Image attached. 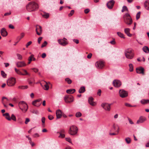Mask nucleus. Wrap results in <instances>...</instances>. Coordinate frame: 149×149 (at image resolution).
I'll return each mask as SVG.
<instances>
[{
    "instance_id": "nucleus-1",
    "label": "nucleus",
    "mask_w": 149,
    "mask_h": 149,
    "mask_svg": "<svg viewBox=\"0 0 149 149\" xmlns=\"http://www.w3.org/2000/svg\"><path fill=\"white\" fill-rule=\"evenodd\" d=\"M27 10L29 11H35L38 8V4L35 2H31L26 6Z\"/></svg>"
},
{
    "instance_id": "nucleus-2",
    "label": "nucleus",
    "mask_w": 149,
    "mask_h": 149,
    "mask_svg": "<svg viewBox=\"0 0 149 149\" xmlns=\"http://www.w3.org/2000/svg\"><path fill=\"white\" fill-rule=\"evenodd\" d=\"M125 54L126 58L129 59L133 58L134 56V51L131 49H128L125 50Z\"/></svg>"
},
{
    "instance_id": "nucleus-3",
    "label": "nucleus",
    "mask_w": 149,
    "mask_h": 149,
    "mask_svg": "<svg viewBox=\"0 0 149 149\" xmlns=\"http://www.w3.org/2000/svg\"><path fill=\"white\" fill-rule=\"evenodd\" d=\"M19 108L24 112H26L28 109V106L25 102L21 101L19 103Z\"/></svg>"
},
{
    "instance_id": "nucleus-4",
    "label": "nucleus",
    "mask_w": 149,
    "mask_h": 149,
    "mask_svg": "<svg viewBox=\"0 0 149 149\" xmlns=\"http://www.w3.org/2000/svg\"><path fill=\"white\" fill-rule=\"evenodd\" d=\"M78 131L77 127L75 126L72 125L70 128L68 133L71 135H74L77 133Z\"/></svg>"
},
{
    "instance_id": "nucleus-5",
    "label": "nucleus",
    "mask_w": 149,
    "mask_h": 149,
    "mask_svg": "<svg viewBox=\"0 0 149 149\" xmlns=\"http://www.w3.org/2000/svg\"><path fill=\"white\" fill-rule=\"evenodd\" d=\"M65 102L67 103H70L73 102L74 100V97L71 95H65L64 97Z\"/></svg>"
},
{
    "instance_id": "nucleus-6",
    "label": "nucleus",
    "mask_w": 149,
    "mask_h": 149,
    "mask_svg": "<svg viewBox=\"0 0 149 149\" xmlns=\"http://www.w3.org/2000/svg\"><path fill=\"white\" fill-rule=\"evenodd\" d=\"M16 82L15 79L13 77H11L7 81V84L9 86H13L15 84Z\"/></svg>"
},
{
    "instance_id": "nucleus-7",
    "label": "nucleus",
    "mask_w": 149,
    "mask_h": 149,
    "mask_svg": "<svg viewBox=\"0 0 149 149\" xmlns=\"http://www.w3.org/2000/svg\"><path fill=\"white\" fill-rule=\"evenodd\" d=\"M112 104H109L108 103H103L101 104L102 107L106 111H109L111 109V106Z\"/></svg>"
},
{
    "instance_id": "nucleus-8",
    "label": "nucleus",
    "mask_w": 149,
    "mask_h": 149,
    "mask_svg": "<svg viewBox=\"0 0 149 149\" xmlns=\"http://www.w3.org/2000/svg\"><path fill=\"white\" fill-rule=\"evenodd\" d=\"M42 100V99L41 98L36 100L33 102L32 104L35 106L38 107L41 104Z\"/></svg>"
},
{
    "instance_id": "nucleus-9",
    "label": "nucleus",
    "mask_w": 149,
    "mask_h": 149,
    "mask_svg": "<svg viewBox=\"0 0 149 149\" xmlns=\"http://www.w3.org/2000/svg\"><path fill=\"white\" fill-rule=\"evenodd\" d=\"M119 93L120 96L122 98L126 97L128 95L127 93L123 90H120Z\"/></svg>"
},
{
    "instance_id": "nucleus-10",
    "label": "nucleus",
    "mask_w": 149,
    "mask_h": 149,
    "mask_svg": "<svg viewBox=\"0 0 149 149\" xmlns=\"http://www.w3.org/2000/svg\"><path fill=\"white\" fill-rule=\"evenodd\" d=\"M67 39L64 38L63 39H60L58 40V42L60 45L63 46H65L68 44V42L66 41Z\"/></svg>"
},
{
    "instance_id": "nucleus-11",
    "label": "nucleus",
    "mask_w": 149,
    "mask_h": 149,
    "mask_svg": "<svg viewBox=\"0 0 149 149\" xmlns=\"http://www.w3.org/2000/svg\"><path fill=\"white\" fill-rule=\"evenodd\" d=\"M124 22L125 23L128 25L131 24L132 22V21L131 17L127 18L124 17Z\"/></svg>"
},
{
    "instance_id": "nucleus-12",
    "label": "nucleus",
    "mask_w": 149,
    "mask_h": 149,
    "mask_svg": "<svg viewBox=\"0 0 149 149\" xmlns=\"http://www.w3.org/2000/svg\"><path fill=\"white\" fill-rule=\"evenodd\" d=\"M136 71L137 73L141 74L143 75H144L145 74L144 73V70L142 67H140L137 68L136 69Z\"/></svg>"
},
{
    "instance_id": "nucleus-13",
    "label": "nucleus",
    "mask_w": 149,
    "mask_h": 149,
    "mask_svg": "<svg viewBox=\"0 0 149 149\" xmlns=\"http://www.w3.org/2000/svg\"><path fill=\"white\" fill-rule=\"evenodd\" d=\"M114 3L115 1L113 0H111L107 3V6L108 8L111 9L112 8Z\"/></svg>"
},
{
    "instance_id": "nucleus-14",
    "label": "nucleus",
    "mask_w": 149,
    "mask_h": 149,
    "mask_svg": "<svg viewBox=\"0 0 149 149\" xmlns=\"http://www.w3.org/2000/svg\"><path fill=\"white\" fill-rule=\"evenodd\" d=\"M96 66L97 68L101 69L104 66V63L102 61L97 62L96 63Z\"/></svg>"
},
{
    "instance_id": "nucleus-15",
    "label": "nucleus",
    "mask_w": 149,
    "mask_h": 149,
    "mask_svg": "<svg viewBox=\"0 0 149 149\" xmlns=\"http://www.w3.org/2000/svg\"><path fill=\"white\" fill-rule=\"evenodd\" d=\"M16 64L18 68L23 67L26 65V64L24 61H19L17 62Z\"/></svg>"
},
{
    "instance_id": "nucleus-16",
    "label": "nucleus",
    "mask_w": 149,
    "mask_h": 149,
    "mask_svg": "<svg viewBox=\"0 0 149 149\" xmlns=\"http://www.w3.org/2000/svg\"><path fill=\"white\" fill-rule=\"evenodd\" d=\"M113 84L115 87H118L121 85V83L120 81L118 80H115L113 82Z\"/></svg>"
},
{
    "instance_id": "nucleus-17",
    "label": "nucleus",
    "mask_w": 149,
    "mask_h": 149,
    "mask_svg": "<svg viewBox=\"0 0 149 149\" xmlns=\"http://www.w3.org/2000/svg\"><path fill=\"white\" fill-rule=\"evenodd\" d=\"M56 115L57 119L60 118L62 115L61 111L60 109L57 110L56 111Z\"/></svg>"
},
{
    "instance_id": "nucleus-18",
    "label": "nucleus",
    "mask_w": 149,
    "mask_h": 149,
    "mask_svg": "<svg viewBox=\"0 0 149 149\" xmlns=\"http://www.w3.org/2000/svg\"><path fill=\"white\" fill-rule=\"evenodd\" d=\"M93 98L91 97L88 98V101L89 104L92 106H94L95 105V103L93 102Z\"/></svg>"
},
{
    "instance_id": "nucleus-19",
    "label": "nucleus",
    "mask_w": 149,
    "mask_h": 149,
    "mask_svg": "<svg viewBox=\"0 0 149 149\" xmlns=\"http://www.w3.org/2000/svg\"><path fill=\"white\" fill-rule=\"evenodd\" d=\"M1 35L3 37L6 36L8 34V33L4 28L2 29L1 31Z\"/></svg>"
},
{
    "instance_id": "nucleus-20",
    "label": "nucleus",
    "mask_w": 149,
    "mask_h": 149,
    "mask_svg": "<svg viewBox=\"0 0 149 149\" xmlns=\"http://www.w3.org/2000/svg\"><path fill=\"white\" fill-rule=\"evenodd\" d=\"M9 100L6 97H3L2 98V102L4 106L6 108H7L8 106L6 105L5 103H6V101H8Z\"/></svg>"
},
{
    "instance_id": "nucleus-21",
    "label": "nucleus",
    "mask_w": 149,
    "mask_h": 149,
    "mask_svg": "<svg viewBox=\"0 0 149 149\" xmlns=\"http://www.w3.org/2000/svg\"><path fill=\"white\" fill-rule=\"evenodd\" d=\"M146 120L145 117L141 116L140 117L139 119L137 121L136 123L137 124H139L142 123L144 122Z\"/></svg>"
},
{
    "instance_id": "nucleus-22",
    "label": "nucleus",
    "mask_w": 149,
    "mask_h": 149,
    "mask_svg": "<svg viewBox=\"0 0 149 149\" xmlns=\"http://www.w3.org/2000/svg\"><path fill=\"white\" fill-rule=\"evenodd\" d=\"M130 29L129 28H126L125 29L124 31L125 33L127 35V36L130 37L132 36V34L130 33Z\"/></svg>"
},
{
    "instance_id": "nucleus-23",
    "label": "nucleus",
    "mask_w": 149,
    "mask_h": 149,
    "mask_svg": "<svg viewBox=\"0 0 149 149\" xmlns=\"http://www.w3.org/2000/svg\"><path fill=\"white\" fill-rule=\"evenodd\" d=\"M3 116H5L6 118L9 121L11 120V118L9 113H6L3 114Z\"/></svg>"
},
{
    "instance_id": "nucleus-24",
    "label": "nucleus",
    "mask_w": 149,
    "mask_h": 149,
    "mask_svg": "<svg viewBox=\"0 0 149 149\" xmlns=\"http://www.w3.org/2000/svg\"><path fill=\"white\" fill-rule=\"evenodd\" d=\"M38 32H37V34L38 35H40L42 32V29L41 27L40 26H38Z\"/></svg>"
},
{
    "instance_id": "nucleus-25",
    "label": "nucleus",
    "mask_w": 149,
    "mask_h": 149,
    "mask_svg": "<svg viewBox=\"0 0 149 149\" xmlns=\"http://www.w3.org/2000/svg\"><path fill=\"white\" fill-rule=\"evenodd\" d=\"M142 49L146 53H149V49L148 47L146 46H144L143 47Z\"/></svg>"
},
{
    "instance_id": "nucleus-26",
    "label": "nucleus",
    "mask_w": 149,
    "mask_h": 149,
    "mask_svg": "<svg viewBox=\"0 0 149 149\" xmlns=\"http://www.w3.org/2000/svg\"><path fill=\"white\" fill-rule=\"evenodd\" d=\"M75 91L74 89H70L66 90V92L68 94H72L74 93Z\"/></svg>"
},
{
    "instance_id": "nucleus-27",
    "label": "nucleus",
    "mask_w": 149,
    "mask_h": 149,
    "mask_svg": "<svg viewBox=\"0 0 149 149\" xmlns=\"http://www.w3.org/2000/svg\"><path fill=\"white\" fill-rule=\"evenodd\" d=\"M85 91V88L84 86L81 87L79 90V92L80 93H84Z\"/></svg>"
},
{
    "instance_id": "nucleus-28",
    "label": "nucleus",
    "mask_w": 149,
    "mask_h": 149,
    "mask_svg": "<svg viewBox=\"0 0 149 149\" xmlns=\"http://www.w3.org/2000/svg\"><path fill=\"white\" fill-rule=\"evenodd\" d=\"M144 6L147 10H149V1H146L145 2Z\"/></svg>"
},
{
    "instance_id": "nucleus-29",
    "label": "nucleus",
    "mask_w": 149,
    "mask_h": 149,
    "mask_svg": "<svg viewBox=\"0 0 149 149\" xmlns=\"http://www.w3.org/2000/svg\"><path fill=\"white\" fill-rule=\"evenodd\" d=\"M15 72L18 74L22 75H24L25 74H23L19 70L17 69L16 68H15Z\"/></svg>"
},
{
    "instance_id": "nucleus-30",
    "label": "nucleus",
    "mask_w": 149,
    "mask_h": 149,
    "mask_svg": "<svg viewBox=\"0 0 149 149\" xmlns=\"http://www.w3.org/2000/svg\"><path fill=\"white\" fill-rule=\"evenodd\" d=\"M24 36V33H21L20 36H19L17 38V40L19 41L22 38H23Z\"/></svg>"
},
{
    "instance_id": "nucleus-31",
    "label": "nucleus",
    "mask_w": 149,
    "mask_h": 149,
    "mask_svg": "<svg viewBox=\"0 0 149 149\" xmlns=\"http://www.w3.org/2000/svg\"><path fill=\"white\" fill-rule=\"evenodd\" d=\"M141 104H145L149 103V100H141Z\"/></svg>"
},
{
    "instance_id": "nucleus-32",
    "label": "nucleus",
    "mask_w": 149,
    "mask_h": 149,
    "mask_svg": "<svg viewBox=\"0 0 149 149\" xmlns=\"http://www.w3.org/2000/svg\"><path fill=\"white\" fill-rule=\"evenodd\" d=\"M34 55L33 54L31 55L29 58L28 60L29 62L28 63V64L31 63V62L32 61V58H33Z\"/></svg>"
},
{
    "instance_id": "nucleus-33",
    "label": "nucleus",
    "mask_w": 149,
    "mask_h": 149,
    "mask_svg": "<svg viewBox=\"0 0 149 149\" xmlns=\"http://www.w3.org/2000/svg\"><path fill=\"white\" fill-rule=\"evenodd\" d=\"M117 33L118 35L120 38H125L124 34L122 33H121L120 32H118Z\"/></svg>"
},
{
    "instance_id": "nucleus-34",
    "label": "nucleus",
    "mask_w": 149,
    "mask_h": 149,
    "mask_svg": "<svg viewBox=\"0 0 149 149\" xmlns=\"http://www.w3.org/2000/svg\"><path fill=\"white\" fill-rule=\"evenodd\" d=\"M65 80L68 84H70L72 82V80L69 78H65Z\"/></svg>"
},
{
    "instance_id": "nucleus-35",
    "label": "nucleus",
    "mask_w": 149,
    "mask_h": 149,
    "mask_svg": "<svg viewBox=\"0 0 149 149\" xmlns=\"http://www.w3.org/2000/svg\"><path fill=\"white\" fill-rule=\"evenodd\" d=\"M129 67L130 68L129 71L131 72L133 71V65L131 63L130 64H129Z\"/></svg>"
},
{
    "instance_id": "nucleus-36",
    "label": "nucleus",
    "mask_w": 149,
    "mask_h": 149,
    "mask_svg": "<svg viewBox=\"0 0 149 149\" xmlns=\"http://www.w3.org/2000/svg\"><path fill=\"white\" fill-rule=\"evenodd\" d=\"M46 84L44 85L45 88H44V89L45 90H47L49 88V86L48 85L47 82L45 81Z\"/></svg>"
},
{
    "instance_id": "nucleus-37",
    "label": "nucleus",
    "mask_w": 149,
    "mask_h": 149,
    "mask_svg": "<svg viewBox=\"0 0 149 149\" xmlns=\"http://www.w3.org/2000/svg\"><path fill=\"white\" fill-rule=\"evenodd\" d=\"M1 73L2 76L4 78H5L6 77L7 74L3 71H1Z\"/></svg>"
},
{
    "instance_id": "nucleus-38",
    "label": "nucleus",
    "mask_w": 149,
    "mask_h": 149,
    "mask_svg": "<svg viewBox=\"0 0 149 149\" xmlns=\"http://www.w3.org/2000/svg\"><path fill=\"white\" fill-rule=\"evenodd\" d=\"M81 113L79 112H77L75 114L77 118L80 117L81 116Z\"/></svg>"
},
{
    "instance_id": "nucleus-39",
    "label": "nucleus",
    "mask_w": 149,
    "mask_h": 149,
    "mask_svg": "<svg viewBox=\"0 0 149 149\" xmlns=\"http://www.w3.org/2000/svg\"><path fill=\"white\" fill-rule=\"evenodd\" d=\"M42 17L46 18H47L49 16V14L48 13H45L44 14L42 15Z\"/></svg>"
},
{
    "instance_id": "nucleus-40",
    "label": "nucleus",
    "mask_w": 149,
    "mask_h": 149,
    "mask_svg": "<svg viewBox=\"0 0 149 149\" xmlns=\"http://www.w3.org/2000/svg\"><path fill=\"white\" fill-rule=\"evenodd\" d=\"M16 55L18 59L19 60H21L22 59V57L21 54H16Z\"/></svg>"
},
{
    "instance_id": "nucleus-41",
    "label": "nucleus",
    "mask_w": 149,
    "mask_h": 149,
    "mask_svg": "<svg viewBox=\"0 0 149 149\" xmlns=\"http://www.w3.org/2000/svg\"><path fill=\"white\" fill-rule=\"evenodd\" d=\"M10 118H11V120L12 119L14 121H16V117L13 114H12L11 115V117Z\"/></svg>"
},
{
    "instance_id": "nucleus-42",
    "label": "nucleus",
    "mask_w": 149,
    "mask_h": 149,
    "mask_svg": "<svg viewBox=\"0 0 149 149\" xmlns=\"http://www.w3.org/2000/svg\"><path fill=\"white\" fill-rule=\"evenodd\" d=\"M125 141L126 142V143H128L129 144L131 142V139L130 138H125Z\"/></svg>"
},
{
    "instance_id": "nucleus-43",
    "label": "nucleus",
    "mask_w": 149,
    "mask_h": 149,
    "mask_svg": "<svg viewBox=\"0 0 149 149\" xmlns=\"http://www.w3.org/2000/svg\"><path fill=\"white\" fill-rule=\"evenodd\" d=\"M141 12H139L136 14V19L138 20L140 17Z\"/></svg>"
},
{
    "instance_id": "nucleus-44",
    "label": "nucleus",
    "mask_w": 149,
    "mask_h": 149,
    "mask_svg": "<svg viewBox=\"0 0 149 149\" xmlns=\"http://www.w3.org/2000/svg\"><path fill=\"white\" fill-rule=\"evenodd\" d=\"M47 44V41H45L42 44L41 47L43 48L44 47L46 46Z\"/></svg>"
},
{
    "instance_id": "nucleus-45",
    "label": "nucleus",
    "mask_w": 149,
    "mask_h": 149,
    "mask_svg": "<svg viewBox=\"0 0 149 149\" xmlns=\"http://www.w3.org/2000/svg\"><path fill=\"white\" fill-rule=\"evenodd\" d=\"M74 10H71V11H70V13L68 14V16L69 17H71L74 14Z\"/></svg>"
},
{
    "instance_id": "nucleus-46",
    "label": "nucleus",
    "mask_w": 149,
    "mask_h": 149,
    "mask_svg": "<svg viewBox=\"0 0 149 149\" xmlns=\"http://www.w3.org/2000/svg\"><path fill=\"white\" fill-rule=\"evenodd\" d=\"M65 139L68 142L70 143H72L71 139L70 138H66Z\"/></svg>"
},
{
    "instance_id": "nucleus-47",
    "label": "nucleus",
    "mask_w": 149,
    "mask_h": 149,
    "mask_svg": "<svg viewBox=\"0 0 149 149\" xmlns=\"http://www.w3.org/2000/svg\"><path fill=\"white\" fill-rule=\"evenodd\" d=\"M60 135L58 137L59 138H63L65 137V134H63L59 133Z\"/></svg>"
},
{
    "instance_id": "nucleus-48",
    "label": "nucleus",
    "mask_w": 149,
    "mask_h": 149,
    "mask_svg": "<svg viewBox=\"0 0 149 149\" xmlns=\"http://www.w3.org/2000/svg\"><path fill=\"white\" fill-rule=\"evenodd\" d=\"M45 118L44 117H42L41 119L42 122V125H44V124L45 121Z\"/></svg>"
},
{
    "instance_id": "nucleus-49",
    "label": "nucleus",
    "mask_w": 149,
    "mask_h": 149,
    "mask_svg": "<svg viewBox=\"0 0 149 149\" xmlns=\"http://www.w3.org/2000/svg\"><path fill=\"white\" fill-rule=\"evenodd\" d=\"M127 118H128V121H129V123H130V124H134L133 122L132 121L131 119L130 118H129L128 117Z\"/></svg>"
},
{
    "instance_id": "nucleus-50",
    "label": "nucleus",
    "mask_w": 149,
    "mask_h": 149,
    "mask_svg": "<svg viewBox=\"0 0 149 149\" xmlns=\"http://www.w3.org/2000/svg\"><path fill=\"white\" fill-rule=\"evenodd\" d=\"M32 43V42L31 41H29L28 42L26 45V47H28V46L31 45Z\"/></svg>"
},
{
    "instance_id": "nucleus-51",
    "label": "nucleus",
    "mask_w": 149,
    "mask_h": 149,
    "mask_svg": "<svg viewBox=\"0 0 149 149\" xmlns=\"http://www.w3.org/2000/svg\"><path fill=\"white\" fill-rule=\"evenodd\" d=\"M42 37H40L38 39V42L39 44L40 43V41L42 40Z\"/></svg>"
},
{
    "instance_id": "nucleus-52",
    "label": "nucleus",
    "mask_w": 149,
    "mask_h": 149,
    "mask_svg": "<svg viewBox=\"0 0 149 149\" xmlns=\"http://www.w3.org/2000/svg\"><path fill=\"white\" fill-rule=\"evenodd\" d=\"M48 118L49 120H51L54 118V117L52 115H49L48 116Z\"/></svg>"
},
{
    "instance_id": "nucleus-53",
    "label": "nucleus",
    "mask_w": 149,
    "mask_h": 149,
    "mask_svg": "<svg viewBox=\"0 0 149 149\" xmlns=\"http://www.w3.org/2000/svg\"><path fill=\"white\" fill-rule=\"evenodd\" d=\"M30 121V119L29 118H26L25 122V124H26Z\"/></svg>"
},
{
    "instance_id": "nucleus-54",
    "label": "nucleus",
    "mask_w": 149,
    "mask_h": 149,
    "mask_svg": "<svg viewBox=\"0 0 149 149\" xmlns=\"http://www.w3.org/2000/svg\"><path fill=\"white\" fill-rule=\"evenodd\" d=\"M101 91L100 89H99L97 92V95L99 96H100L101 95Z\"/></svg>"
},
{
    "instance_id": "nucleus-55",
    "label": "nucleus",
    "mask_w": 149,
    "mask_h": 149,
    "mask_svg": "<svg viewBox=\"0 0 149 149\" xmlns=\"http://www.w3.org/2000/svg\"><path fill=\"white\" fill-rule=\"evenodd\" d=\"M89 11H90L89 9H88V8H87V9H86L85 10H84V13L86 14H87V13H89Z\"/></svg>"
},
{
    "instance_id": "nucleus-56",
    "label": "nucleus",
    "mask_w": 149,
    "mask_h": 149,
    "mask_svg": "<svg viewBox=\"0 0 149 149\" xmlns=\"http://www.w3.org/2000/svg\"><path fill=\"white\" fill-rule=\"evenodd\" d=\"M65 133V131L64 130L62 129L60 130V132H58V133L64 134Z\"/></svg>"
},
{
    "instance_id": "nucleus-57",
    "label": "nucleus",
    "mask_w": 149,
    "mask_h": 149,
    "mask_svg": "<svg viewBox=\"0 0 149 149\" xmlns=\"http://www.w3.org/2000/svg\"><path fill=\"white\" fill-rule=\"evenodd\" d=\"M18 88L20 89H25L24 86H19L18 87Z\"/></svg>"
},
{
    "instance_id": "nucleus-58",
    "label": "nucleus",
    "mask_w": 149,
    "mask_h": 149,
    "mask_svg": "<svg viewBox=\"0 0 149 149\" xmlns=\"http://www.w3.org/2000/svg\"><path fill=\"white\" fill-rule=\"evenodd\" d=\"M110 43L112 45H115L116 44V42L114 40V39L112 40L110 42Z\"/></svg>"
},
{
    "instance_id": "nucleus-59",
    "label": "nucleus",
    "mask_w": 149,
    "mask_h": 149,
    "mask_svg": "<svg viewBox=\"0 0 149 149\" xmlns=\"http://www.w3.org/2000/svg\"><path fill=\"white\" fill-rule=\"evenodd\" d=\"M73 41L74 42H75L76 44H78L79 43V41L77 39H73Z\"/></svg>"
},
{
    "instance_id": "nucleus-60",
    "label": "nucleus",
    "mask_w": 149,
    "mask_h": 149,
    "mask_svg": "<svg viewBox=\"0 0 149 149\" xmlns=\"http://www.w3.org/2000/svg\"><path fill=\"white\" fill-rule=\"evenodd\" d=\"M125 105L127 106V107H133V106H132L130 104H129V103H125Z\"/></svg>"
},
{
    "instance_id": "nucleus-61",
    "label": "nucleus",
    "mask_w": 149,
    "mask_h": 149,
    "mask_svg": "<svg viewBox=\"0 0 149 149\" xmlns=\"http://www.w3.org/2000/svg\"><path fill=\"white\" fill-rule=\"evenodd\" d=\"M32 69L35 72H37L38 71V70L36 68H32Z\"/></svg>"
},
{
    "instance_id": "nucleus-62",
    "label": "nucleus",
    "mask_w": 149,
    "mask_h": 149,
    "mask_svg": "<svg viewBox=\"0 0 149 149\" xmlns=\"http://www.w3.org/2000/svg\"><path fill=\"white\" fill-rule=\"evenodd\" d=\"M92 56V54L91 53H90L87 56V57L88 58H91V56Z\"/></svg>"
},
{
    "instance_id": "nucleus-63",
    "label": "nucleus",
    "mask_w": 149,
    "mask_h": 149,
    "mask_svg": "<svg viewBox=\"0 0 149 149\" xmlns=\"http://www.w3.org/2000/svg\"><path fill=\"white\" fill-rule=\"evenodd\" d=\"M46 54L45 53H43L42 54V57L43 58H45L46 56Z\"/></svg>"
},
{
    "instance_id": "nucleus-64",
    "label": "nucleus",
    "mask_w": 149,
    "mask_h": 149,
    "mask_svg": "<svg viewBox=\"0 0 149 149\" xmlns=\"http://www.w3.org/2000/svg\"><path fill=\"white\" fill-rule=\"evenodd\" d=\"M129 17H130V15L128 13H126L124 16V17L127 18Z\"/></svg>"
}]
</instances>
